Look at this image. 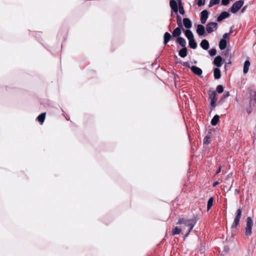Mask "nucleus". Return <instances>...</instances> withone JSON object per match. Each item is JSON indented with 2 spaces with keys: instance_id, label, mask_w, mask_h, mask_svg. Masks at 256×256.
<instances>
[{
  "instance_id": "17",
  "label": "nucleus",
  "mask_w": 256,
  "mask_h": 256,
  "mask_svg": "<svg viewBox=\"0 0 256 256\" xmlns=\"http://www.w3.org/2000/svg\"><path fill=\"white\" fill-rule=\"evenodd\" d=\"M250 66V61L248 60H246L244 63V70H243V72L244 74H246L248 73V70H249Z\"/></svg>"
},
{
  "instance_id": "10",
  "label": "nucleus",
  "mask_w": 256,
  "mask_h": 256,
  "mask_svg": "<svg viewBox=\"0 0 256 256\" xmlns=\"http://www.w3.org/2000/svg\"><path fill=\"white\" fill-rule=\"evenodd\" d=\"M196 32L200 36H204L205 29L204 26L202 24H198L196 28Z\"/></svg>"
},
{
  "instance_id": "35",
  "label": "nucleus",
  "mask_w": 256,
  "mask_h": 256,
  "mask_svg": "<svg viewBox=\"0 0 256 256\" xmlns=\"http://www.w3.org/2000/svg\"><path fill=\"white\" fill-rule=\"evenodd\" d=\"M230 2V0H222V4L224 6L228 5Z\"/></svg>"
},
{
  "instance_id": "32",
  "label": "nucleus",
  "mask_w": 256,
  "mask_h": 256,
  "mask_svg": "<svg viewBox=\"0 0 256 256\" xmlns=\"http://www.w3.org/2000/svg\"><path fill=\"white\" fill-rule=\"evenodd\" d=\"M210 142V136H206L204 140V144H208Z\"/></svg>"
},
{
  "instance_id": "37",
  "label": "nucleus",
  "mask_w": 256,
  "mask_h": 256,
  "mask_svg": "<svg viewBox=\"0 0 256 256\" xmlns=\"http://www.w3.org/2000/svg\"><path fill=\"white\" fill-rule=\"evenodd\" d=\"M228 33H225L224 35H223V38H224V40H226V38H227V37L228 36Z\"/></svg>"
},
{
  "instance_id": "9",
  "label": "nucleus",
  "mask_w": 256,
  "mask_h": 256,
  "mask_svg": "<svg viewBox=\"0 0 256 256\" xmlns=\"http://www.w3.org/2000/svg\"><path fill=\"white\" fill-rule=\"evenodd\" d=\"M170 5L173 12L177 14L178 12V8L176 2L174 0H171L170 2Z\"/></svg>"
},
{
  "instance_id": "29",
  "label": "nucleus",
  "mask_w": 256,
  "mask_h": 256,
  "mask_svg": "<svg viewBox=\"0 0 256 256\" xmlns=\"http://www.w3.org/2000/svg\"><path fill=\"white\" fill-rule=\"evenodd\" d=\"M181 232V230L178 228V227H176L172 232V235H176L179 234Z\"/></svg>"
},
{
  "instance_id": "2",
  "label": "nucleus",
  "mask_w": 256,
  "mask_h": 256,
  "mask_svg": "<svg viewBox=\"0 0 256 256\" xmlns=\"http://www.w3.org/2000/svg\"><path fill=\"white\" fill-rule=\"evenodd\" d=\"M196 220H184V218H181L179 220L178 222L177 223L178 224H183L185 226L188 228L186 230V233L185 234L184 236H187L190 234V232L193 228L194 226L196 224Z\"/></svg>"
},
{
  "instance_id": "8",
  "label": "nucleus",
  "mask_w": 256,
  "mask_h": 256,
  "mask_svg": "<svg viewBox=\"0 0 256 256\" xmlns=\"http://www.w3.org/2000/svg\"><path fill=\"white\" fill-rule=\"evenodd\" d=\"M208 12L207 10H204L200 12V22L202 24H204L208 18Z\"/></svg>"
},
{
  "instance_id": "3",
  "label": "nucleus",
  "mask_w": 256,
  "mask_h": 256,
  "mask_svg": "<svg viewBox=\"0 0 256 256\" xmlns=\"http://www.w3.org/2000/svg\"><path fill=\"white\" fill-rule=\"evenodd\" d=\"M253 226V220L250 217H248L246 219V226L245 228L246 236H250L252 234V228Z\"/></svg>"
},
{
  "instance_id": "15",
  "label": "nucleus",
  "mask_w": 256,
  "mask_h": 256,
  "mask_svg": "<svg viewBox=\"0 0 256 256\" xmlns=\"http://www.w3.org/2000/svg\"><path fill=\"white\" fill-rule=\"evenodd\" d=\"M183 23L184 26L186 28H190L192 27V24L191 21L188 18H184L183 19Z\"/></svg>"
},
{
  "instance_id": "30",
  "label": "nucleus",
  "mask_w": 256,
  "mask_h": 256,
  "mask_svg": "<svg viewBox=\"0 0 256 256\" xmlns=\"http://www.w3.org/2000/svg\"><path fill=\"white\" fill-rule=\"evenodd\" d=\"M220 0H210L209 6L211 7L214 5L218 4L220 2Z\"/></svg>"
},
{
  "instance_id": "19",
  "label": "nucleus",
  "mask_w": 256,
  "mask_h": 256,
  "mask_svg": "<svg viewBox=\"0 0 256 256\" xmlns=\"http://www.w3.org/2000/svg\"><path fill=\"white\" fill-rule=\"evenodd\" d=\"M226 46V41L224 38L222 39L219 43V48L221 50H224Z\"/></svg>"
},
{
  "instance_id": "39",
  "label": "nucleus",
  "mask_w": 256,
  "mask_h": 256,
  "mask_svg": "<svg viewBox=\"0 0 256 256\" xmlns=\"http://www.w3.org/2000/svg\"><path fill=\"white\" fill-rule=\"evenodd\" d=\"M219 184L218 182H215L214 184H213V186H217L218 184Z\"/></svg>"
},
{
  "instance_id": "27",
  "label": "nucleus",
  "mask_w": 256,
  "mask_h": 256,
  "mask_svg": "<svg viewBox=\"0 0 256 256\" xmlns=\"http://www.w3.org/2000/svg\"><path fill=\"white\" fill-rule=\"evenodd\" d=\"M214 202V198L212 197H211L209 198L208 204H207V211H208L210 208H212L213 204Z\"/></svg>"
},
{
  "instance_id": "20",
  "label": "nucleus",
  "mask_w": 256,
  "mask_h": 256,
  "mask_svg": "<svg viewBox=\"0 0 256 256\" xmlns=\"http://www.w3.org/2000/svg\"><path fill=\"white\" fill-rule=\"evenodd\" d=\"M181 34V29L180 28H176L172 32V36L174 37H180Z\"/></svg>"
},
{
  "instance_id": "25",
  "label": "nucleus",
  "mask_w": 256,
  "mask_h": 256,
  "mask_svg": "<svg viewBox=\"0 0 256 256\" xmlns=\"http://www.w3.org/2000/svg\"><path fill=\"white\" fill-rule=\"evenodd\" d=\"M178 42L182 47H186V42L185 40L181 37H178L177 38Z\"/></svg>"
},
{
  "instance_id": "43",
  "label": "nucleus",
  "mask_w": 256,
  "mask_h": 256,
  "mask_svg": "<svg viewBox=\"0 0 256 256\" xmlns=\"http://www.w3.org/2000/svg\"><path fill=\"white\" fill-rule=\"evenodd\" d=\"M233 182H234V180H232V184H231V186H230V188H229V190H230V189H231V188H232V184H233Z\"/></svg>"
},
{
  "instance_id": "33",
  "label": "nucleus",
  "mask_w": 256,
  "mask_h": 256,
  "mask_svg": "<svg viewBox=\"0 0 256 256\" xmlns=\"http://www.w3.org/2000/svg\"><path fill=\"white\" fill-rule=\"evenodd\" d=\"M208 53L210 56H214L216 54V50L215 48H212L208 51Z\"/></svg>"
},
{
  "instance_id": "22",
  "label": "nucleus",
  "mask_w": 256,
  "mask_h": 256,
  "mask_svg": "<svg viewBox=\"0 0 256 256\" xmlns=\"http://www.w3.org/2000/svg\"><path fill=\"white\" fill-rule=\"evenodd\" d=\"M45 117H46V113L44 112V113L41 114L40 115H39L38 116V117L37 118V120L40 122V124H42L44 123V119H45Z\"/></svg>"
},
{
  "instance_id": "1",
  "label": "nucleus",
  "mask_w": 256,
  "mask_h": 256,
  "mask_svg": "<svg viewBox=\"0 0 256 256\" xmlns=\"http://www.w3.org/2000/svg\"><path fill=\"white\" fill-rule=\"evenodd\" d=\"M250 100L248 105L246 108V110L248 114H250L253 111V108L256 104V91L252 90H250Z\"/></svg>"
},
{
  "instance_id": "31",
  "label": "nucleus",
  "mask_w": 256,
  "mask_h": 256,
  "mask_svg": "<svg viewBox=\"0 0 256 256\" xmlns=\"http://www.w3.org/2000/svg\"><path fill=\"white\" fill-rule=\"evenodd\" d=\"M216 91L218 93L221 94L224 91V88L222 85H218L216 87Z\"/></svg>"
},
{
  "instance_id": "28",
  "label": "nucleus",
  "mask_w": 256,
  "mask_h": 256,
  "mask_svg": "<svg viewBox=\"0 0 256 256\" xmlns=\"http://www.w3.org/2000/svg\"><path fill=\"white\" fill-rule=\"evenodd\" d=\"M178 7L180 13L181 14L184 15V10L180 2L178 4Z\"/></svg>"
},
{
  "instance_id": "41",
  "label": "nucleus",
  "mask_w": 256,
  "mask_h": 256,
  "mask_svg": "<svg viewBox=\"0 0 256 256\" xmlns=\"http://www.w3.org/2000/svg\"><path fill=\"white\" fill-rule=\"evenodd\" d=\"M246 6H244V7L242 8V12H244L246 10Z\"/></svg>"
},
{
  "instance_id": "12",
  "label": "nucleus",
  "mask_w": 256,
  "mask_h": 256,
  "mask_svg": "<svg viewBox=\"0 0 256 256\" xmlns=\"http://www.w3.org/2000/svg\"><path fill=\"white\" fill-rule=\"evenodd\" d=\"M230 16V14L228 12H222L220 16L217 18V20L218 22H221L224 18H228Z\"/></svg>"
},
{
  "instance_id": "5",
  "label": "nucleus",
  "mask_w": 256,
  "mask_h": 256,
  "mask_svg": "<svg viewBox=\"0 0 256 256\" xmlns=\"http://www.w3.org/2000/svg\"><path fill=\"white\" fill-rule=\"evenodd\" d=\"M241 215H242V210H241L240 208L238 210H237L236 212V217H235L234 221L232 225V228H236L238 224L240 219Z\"/></svg>"
},
{
  "instance_id": "21",
  "label": "nucleus",
  "mask_w": 256,
  "mask_h": 256,
  "mask_svg": "<svg viewBox=\"0 0 256 256\" xmlns=\"http://www.w3.org/2000/svg\"><path fill=\"white\" fill-rule=\"evenodd\" d=\"M164 44H166L170 40V39L171 38V35L168 32H165V34H164Z\"/></svg>"
},
{
  "instance_id": "42",
  "label": "nucleus",
  "mask_w": 256,
  "mask_h": 256,
  "mask_svg": "<svg viewBox=\"0 0 256 256\" xmlns=\"http://www.w3.org/2000/svg\"><path fill=\"white\" fill-rule=\"evenodd\" d=\"M183 65L186 66H188V64L187 62H184Z\"/></svg>"
},
{
  "instance_id": "23",
  "label": "nucleus",
  "mask_w": 256,
  "mask_h": 256,
  "mask_svg": "<svg viewBox=\"0 0 256 256\" xmlns=\"http://www.w3.org/2000/svg\"><path fill=\"white\" fill-rule=\"evenodd\" d=\"M189 46L192 49H196L197 47V44L194 38L188 40Z\"/></svg>"
},
{
  "instance_id": "26",
  "label": "nucleus",
  "mask_w": 256,
  "mask_h": 256,
  "mask_svg": "<svg viewBox=\"0 0 256 256\" xmlns=\"http://www.w3.org/2000/svg\"><path fill=\"white\" fill-rule=\"evenodd\" d=\"M220 120V117L218 115H215L211 120V124L212 126H216Z\"/></svg>"
},
{
  "instance_id": "13",
  "label": "nucleus",
  "mask_w": 256,
  "mask_h": 256,
  "mask_svg": "<svg viewBox=\"0 0 256 256\" xmlns=\"http://www.w3.org/2000/svg\"><path fill=\"white\" fill-rule=\"evenodd\" d=\"M190 70L192 72L198 76H200L202 74V70L196 66H192L190 68Z\"/></svg>"
},
{
  "instance_id": "34",
  "label": "nucleus",
  "mask_w": 256,
  "mask_h": 256,
  "mask_svg": "<svg viewBox=\"0 0 256 256\" xmlns=\"http://www.w3.org/2000/svg\"><path fill=\"white\" fill-rule=\"evenodd\" d=\"M230 96V92H226L222 97V99H224V98H227L228 97Z\"/></svg>"
},
{
  "instance_id": "16",
  "label": "nucleus",
  "mask_w": 256,
  "mask_h": 256,
  "mask_svg": "<svg viewBox=\"0 0 256 256\" xmlns=\"http://www.w3.org/2000/svg\"><path fill=\"white\" fill-rule=\"evenodd\" d=\"M214 75L215 79H219L221 76V74L220 70L218 68H214Z\"/></svg>"
},
{
  "instance_id": "24",
  "label": "nucleus",
  "mask_w": 256,
  "mask_h": 256,
  "mask_svg": "<svg viewBox=\"0 0 256 256\" xmlns=\"http://www.w3.org/2000/svg\"><path fill=\"white\" fill-rule=\"evenodd\" d=\"M179 55L182 58H184L187 55V50L186 47L183 48L179 51Z\"/></svg>"
},
{
  "instance_id": "40",
  "label": "nucleus",
  "mask_w": 256,
  "mask_h": 256,
  "mask_svg": "<svg viewBox=\"0 0 256 256\" xmlns=\"http://www.w3.org/2000/svg\"><path fill=\"white\" fill-rule=\"evenodd\" d=\"M220 170H221V168L220 167L218 169V170L216 171V174H218L219 172H220Z\"/></svg>"
},
{
  "instance_id": "11",
  "label": "nucleus",
  "mask_w": 256,
  "mask_h": 256,
  "mask_svg": "<svg viewBox=\"0 0 256 256\" xmlns=\"http://www.w3.org/2000/svg\"><path fill=\"white\" fill-rule=\"evenodd\" d=\"M222 58L220 56H217L215 58L214 60V66H216L218 68H219L222 65Z\"/></svg>"
},
{
  "instance_id": "38",
  "label": "nucleus",
  "mask_w": 256,
  "mask_h": 256,
  "mask_svg": "<svg viewBox=\"0 0 256 256\" xmlns=\"http://www.w3.org/2000/svg\"><path fill=\"white\" fill-rule=\"evenodd\" d=\"M178 25L181 24V20L179 16H178Z\"/></svg>"
},
{
  "instance_id": "36",
  "label": "nucleus",
  "mask_w": 256,
  "mask_h": 256,
  "mask_svg": "<svg viewBox=\"0 0 256 256\" xmlns=\"http://www.w3.org/2000/svg\"><path fill=\"white\" fill-rule=\"evenodd\" d=\"M198 4L199 6H200L204 4V2L202 0H198Z\"/></svg>"
},
{
  "instance_id": "18",
  "label": "nucleus",
  "mask_w": 256,
  "mask_h": 256,
  "mask_svg": "<svg viewBox=\"0 0 256 256\" xmlns=\"http://www.w3.org/2000/svg\"><path fill=\"white\" fill-rule=\"evenodd\" d=\"M184 33L186 36L188 40L194 38L193 34L191 30H186Z\"/></svg>"
},
{
  "instance_id": "7",
  "label": "nucleus",
  "mask_w": 256,
  "mask_h": 256,
  "mask_svg": "<svg viewBox=\"0 0 256 256\" xmlns=\"http://www.w3.org/2000/svg\"><path fill=\"white\" fill-rule=\"evenodd\" d=\"M218 24L216 22H210L206 24V30L208 34L216 30Z\"/></svg>"
},
{
  "instance_id": "6",
  "label": "nucleus",
  "mask_w": 256,
  "mask_h": 256,
  "mask_svg": "<svg viewBox=\"0 0 256 256\" xmlns=\"http://www.w3.org/2000/svg\"><path fill=\"white\" fill-rule=\"evenodd\" d=\"M208 95L211 106L212 108L216 107L217 100L216 92L215 91L209 92Z\"/></svg>"
},
{
  "instance_id": "14",
  "label": "nucleus",
  "mask_w": 256,
  "mask_h": 256,
  "mask_svg": "<svg viewBox=\"0 0 256 256\" xmlns=\"http://www.w3.org/2000/svg\"><path fill=\"white\" fill-rule=\"evenodd\" d=\"M200 45V46L205 50H208L210 46L208 42L206 40H203L201 42Z\"/></svg>"
},
{
  "instance_id": "4",
  "label": "nucleus",
  "mask_w": 256,
  "mask_h": 256,
  "mask_svg": "<svg viewBox=\"0 0 256 256\" xmlns=\"http://www.w3.org/2000/svg\"><path fill=\"white\" fill-rule=\"evenodd\" d=\"M244 1L242 0H240L238 1L234 2L232 7L229 9V12L235 14L243 6Z\"/></svg>"
}]
</instances>
